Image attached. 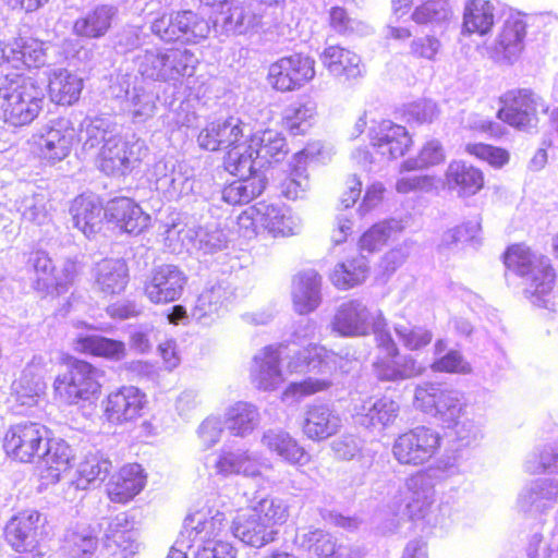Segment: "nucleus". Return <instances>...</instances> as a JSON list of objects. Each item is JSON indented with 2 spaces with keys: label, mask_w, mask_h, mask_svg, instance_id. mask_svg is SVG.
<instances>
[{
  "label": "nucleus",
  "mask_w": 558,
  "mask_h": 558,
  "mask_svg": "<svg viewBox=\"0 0 558 558\" xmlns=\"http://www.w3.org/2000/svg\"><path fill=\"white\" fill-rule=\"evenodd\" d=\"M372 147L384 160H393L405 155L413 144L405 126L383 120L369 131Z\"/></svg>",
  "instance_id": "a211bd4d"
},
{
  "label": "nucleus",
  "mask_w": 558,
  "mask_h": 558,
  "mask_svg": "<svg viewBox=\"0 0 558 558\" xmlns=\"http://www.w3.org/2000/svg\"><path fill=\"white\" fill-rule=\"evenodd\" d=\"M265 185V179L260 174L239 177L238 180L225 186L222 199L230 205L246 204L262 194Z\"/></svg>",
  "instance_id": "49530a36"
},
{
  "label": "nucleus",
  "mask_w": 558,
  "mask_h": 558,
  "mask_svg": "<svg viewBox=\"0 0 558 558\" xmlns=\"http://www.w3.org/2000/svg\"><path fill=\"white\" fill-rule=\"evenodd\" d=\"M423 472H416L407 482L410 496L407 501V510L411 519H422L428 513L433 504V494L428 487H424Z\"/></svg>",
  "instance_id": "09e8293b"
},
{
  "label": "nucleus",
  "mask_w": 558,
  "mask_h": 558,
  "mask_svg": "<svg viewBox=\"0 0 558 558\" xmlns=\"http://www.w3.org/2000/svg\"><path fill=\"white\" fill-rule=\"evenodd\" d=\"M147 405L146 395L134 386H122L109 392L102 401V415L113 425L132 423L140 418Z\"/></svg>",
  "instance_id": "dca6fc26"
},
{
  "label": "nucleus",
  "mask_w": 558,
  "mask_h": 558,
  "mask_svg": "<svg viewBox=\"0 0 558 558\" xmlns=\"http://www.w3.org/2000/svg\"><path fill=\"white\" fill-rule=\"evenodd\" d=\"M315 76V60L295 53L283 57L269 66V84L277 90L291 92L301 88Z\"/></svg>",
  "instance_id": "2eb2a0df"
},
{
  "label": "nucleus",
  "mask_w": 558,
  "mask_h": 558,
  "mask_svg": "<svg viewBox=\"0 0 558 558\" xmlns=\"http://www.w3.org/2000/svg\"><path fill=\"white\" fill-rule=\"evenodd\" d=\"M129 281V269L121 258H106L94 268L95 288L105 295L119 294Z\"/></svg>",
  "instance_id": "f704fd0d"
},
{
  "label": "nucleus",
  "mask_w": 558,
  "mask_h": 558,
  "mask_svg": "<svg viewBox=\"0 0 558 558\" xmlns=\"http://www.w3.org/2000/svg\"><path fill=\"white\" fill-rule=\"evenodd\" d=\"M376 368L379 377L386 380L412 377L421 373V366H417L410 356L401 354L400 351H388L376 363Z\"/></svg>",
  "instance_id": "a18cd8bd"
},
{
  "label": "nucleus",
  "mask_w": 558,
  "mask_h": 558,
  "mask_svg": "<svg viewBox=\"0 0 558 558\" xmlns=\"http://www.w3.org/2000/svg\"><path fill=\"white\" fill-rule=\"evenodd\" d=\"M524 37V21L519 16H509L505 21L496 43L489 49L490 58L497 63L512 64L523 50Z\"/></svg>",
  "instance_id": "393cba45"
},
{
  "label": "nucleus",
  "mask_w": 558,
  "mask_h": 558,
  "mask_svg": "<svg viewBox=\"0 0 558 558\" xmlns=\"http://www.w3.org/2000/svg\"><path fill=\"white\" fill-rule=\"evenodd\" d=\"M403 228L402 221L397 219L375 223L361 235L359 247L368 253L379 251L393 234L400 233Z\"/></svg>",
  "instance_id": "8fccbe9b"
},
{
  "label": "nucleus",
  "mask_w": 558,
  "mask_h": 558,
  "mask_svg": "<svg viewBox=\"0 0 558 558\" xmlns=\"http://www.w3.org/2000/svg\"><path fill=\"white\" fill-rule=\"evenodd\" d=\"M310 189V180L304 165L292 160L291 172L281 183V193L290 199L302 198Z\"/></svg>",
  "instance_id": "bf43d9fd"
},
{
  "label": "nucleus",
  "mask_w": 558,
  "mask_h": 558,
  "mask_svg": "<svg viewBox=\"0 0 558 558\" xmlns=\"http://www.w3.org/2000/svg\"><path fill=\"white\" fill-rule=\"evenodd\" d=\"M44 390L45 385L41 381L28 376L21 377L12 385L14 401L23 407L37 404L38 398L44 393Z\"/></svg>",
  "instance_id": "052dcab7"
},
{
  "label": "nucleus",
  "mask_w": 558,
  "mask_h": 558,
  "mask_svg": "<svg viewBox=\"0 0 558 558\" xmlns=\"http://www.w3.org/2000/svg\"><path fill=\"white\" fill-rule=\"evenodd\" d=\"M399 404L388 397L374 401L367 411L359 414L360 423L365 427H386L393 424L399 414Z\"/></svg>",
  "instance_id": "3c124183"
},
{
  "label": "nucleus",
  "mask_w": 558,
  "mask_h": 558,
  "mask_svg": "<svg viewBox=\"0 0 558 558\" xmlns=\"http://www.w3.org/2000/svg\"><path fill=\"white\" fill-rule=\"evenodd\" d=\"M14 208L24 220L43 226L49 220L48 194L29 182H19L12 190Z\"/></svg>",
  "instance_id": "412c9836"
},
{
  "label": "nucleus",
  "mask_w": 558,
  "mask_h": 558,
  "mask_svg": "<svg viewBox=\"0 0 558 558\" xmlns=\"http://www.w3.org/2000/svg\"><path fill=\"white\" fill-rule=\"evenodd\" d=\"M248 138L252 141L257 159L260 160L263 167L271 160L279 161L287 153L286 138L278 131L265 130L254 134L251 132Z\"/></svg>",
  "instance_id": "c03bdc74"
},
{
  "label": "nucleus",
  "mask_w": 558,
  "mask_h": 558,
  "mask_svg": "<svg viewBox=\"0 0 558 558\" xmlns=\"http://www.w3.org/2000/svg\"><path fill=\"white\" fill-rule=\"evenodd\" d=\"M105 216L109 222L130 234L142 233L151 222L150 215L129 197H117L109 201L105 207Z\"/></svg>",
  "instance_id": "5701e85b"
},
{
  "label": "nucleus",
  "mask_w": 558,
  "mask_h": 558,
  "mask_svg": "<svg viewBox=\"0 0 558 558\" xmlns=\"http://www.w3.org/2000/svg\"><path fill=\"white\" fill-rule=\"evenodd\" d=\"M227 289L221 283L205 288L196 300L193 315L203 319L217 314L227 300Z\"/></svg>",
  "instance_id": "6e6d98bb"
},
{
  "label": "nucleus",
  "mask_w": 558,
  "mask_h": 558,
  "mask_svg": "<svg viewBox=\"0 0 558 558\" xmlns=\"http://www.w3.org/2000/svg\"><path fill=\"white\" fill-rule=\"evenodd\" d=\"M166 246L174 254L183 252L207 256L227 247L228 236L217 223L204 227L186 223H172L166 230Z\"/></svg>",
  "instance_id": "423d86ee"
},
{
  "label": "nucleus",
  "mask_w": 558,
  "mask_h": 558,
  "mask_svg": "<svg viewBox=\"0 0 558 558\" xmlns=\"http://www.w3.org/2000/svg\"><path fill=\"white\" fill-rule=\"evenodd\" d=\"M373 315L357 300L341 304L332 320V330L344 337H359L368 332Z\"/></svg>",
  "instance_id": "cd10ccee"
},
{
  "label": "nucleus",
  "mask_w": 558,
  "mask_h": 558,
  "mask_svg": "<svg viewBox=\"0 0 558 558\" xmlns=\"http://www.w3.org/2000/svg\"><path fill=\"white\" fill-rule=\"evenodd\" d=\"M220 149H233L234 146L251 136V126L240 118L229 117L226 120H218Z\"/></svg>",
  "instance_id": "4d7b16f0"
},
{
  "label": "nucleus",
  "mask_w": 558,
  "mask_h": 558,
  "mask_svg": "<svg viewBox=\"0 0 558 558\" xmlns=\"http://www.w3.org/2000/svg\"><path fill=\"white\" fill-rule=\"evenodd\" d=\"M445 185L459 197L477 194L484 186L483 172L461 160H452L445 172Z\"/></svg>",
  "instance_id": "7c9ffc66"
},
{
  "label": "nucleus",
  "mask_w": 558,
  "mask_h": 558,
  "mask_svg": "<svg viewBox=\"0 0 558 558\" xmlns=\"http://www.w3.org/2000/svg\"><path fill=\"white\" fill-rule=\"evenodd\" d=\"M438 116V109L432 100H418L409 104L404 110V117L409 122L430 123Z\"/></svg>",
  "instance_id": "338daca9"
},
{
  "label": "nucleus",
  "mask_w": 558,
  "mask_h": 558,
  "mask_svg": "<svg viewBox=\"0 0 558 558\" xmlns=\"http://www.w3.org/2000/svg\"><path fill=\"white\" fill-rule=\"evenodd\" d=\"M499 101L501 107L497 118L523 132L536 129L539 116L548 111L546 101L531 89L509 90L499 98Z\"/></svg>",
  "instance_id": "9d476101"
},
{
  "label": "nucleus",
  "mask_w": 558,
  "mask_h": 558,
  "mask_svg": "<svg viewBox=\"0 0 558 558\" xmlns=\"http://www.w3.org/2000/svg\"><path fill=\"white\" fill-rule=\"evenodd\" d=\"M73 225L86 238H92L101 230L105 208L94 195L77 196L70 208Z\"/></svg>",
  "instance_id": "2f4dec72"
},
{
  "label": "nucleus",
  "mask_w": 558,
  "mask_h": 558,
  "mask_svg": "<svg viewBox=\"0 0 558 558\" xmlns=\"http://www.w3.org/2000/svg\"><path fill=\"white\" fill-rule=\"evenodd\" d=\"M187 282L185 274L175 265L155 267L146 280L144 292L155 304H167L179 300Z\"/></svg>",
  "instance_id": "f3484780"
},
{
  "label": "nucleus",
  "mask_w": 558,
  "mask_h": 558,
  "mask_svg": "<svg viewBox=\"0 0 558 558\" xmlns=\"http://www.w3.org/2000/svg\"><path fill=\"white\" fill-rule=\"evenodd\" d=\"M175 544L186 549L196 546L193 558H238V548L220 514L204 519L186 515Z\"/></svg>",
  "instance_id": "7ed1b4c3"
},
{
  "label": "nucleus",
  "mask_w": 558,
  "mask_h": 558,
  "mask_svg": "<svg viewBox=\"0 0 558 558\" xmlns=\"http://www.w3.org/2000/svg\"><path fill=\"white\" fill-rule=\"evenodd\" d=\"M292 301L301 315L314 312L322 302V277L314 269L296 274L292 282Z\"/></svg>",
  "instance_id": "c85d7f7f"
},
{
  "label": "nucleus",
  "mask_w": 558,
  "mask_h": 558,
  "mask_svg": "<svg viewBox=\"0 0 558 558\" xmlns=\"http://www.w3.org/2000/svg\"><path fill=\"white\" fill-rule=\"evenodd\" d=\"M446 160V151L442 144L435 138L426 141L415 158H409L401 165V171L426 169L442 163Z\"/></svg>",
  "instance_id": "5fc2aeb1"
},
{
  "label": "nucleus",
  "mask_w": 558,
  "mask_h": 558,
  "mask_svg": "<svg viewBox=\"0 0 558 558\" xmlns=\"http://www.w3.org/2000/svg\"><path fill=\"white\" fill-rule=\"evenodd\" d=\"M150 31L162 41L197 44L208 37L210 25L204 17L190 10L171 14L162 11L150 21Z\"/></svg>",
  "instance_id": "1a4fd4ad"
},
{
  "label": "nucleus",
  "mask_w": 558,
  "mask_h": 558,
  "mask_svg": "<svg viewBox=\"0 0 558 558\" xmlns=\"http://www.w3.org/2000/svg\"><path fill=\"white\" fill-rule=\"evenodd\" d=\"M44 88L17 73L0 75V119L14 128L29 125L44 109Z\"/></svg>",
  "instance_id": "f257e3e1"
},
{
  "label": "nucleus",
  "mask_w": 558,
  "mask_h": 558,
  "mask_svg": "<svg viewBox=\"0 0 558 558\" xmlns=\"http://www.w3.org/2000/svg\"><path fill=\"white\" fill-rule=\"evenodd\" d=\"M39 459V478L44 485L48 486L59 483L69 473L73 454L71 447L64 441L48 438Z\"/></svg>",
  "instance_id": "b1692460"
},
{
  "label": "nucleus",
  "mask_w": 558,
  "mask_h": 558,
  "mask_svg": "<svg viewBox=\"0 0 558 558\" xmlns=\"http://www.w3.org/2000/svg\"><path fill=\"white\" fill-rule=\"evenodd\" d=\"M287 510L274 500L264 499L240 510L232 520L231 531L243 545L263 548L279 537V527L287 521Z\"/></svg>",
  "instance_id": "39448f33"
},
{
  "label": "nucleus",
  "mask_w": 558,
  "mask_h": 558,
  "mask_svg": "<svg viewBox=\"0 0 558 558\" xmlns=\"http://www.w3.org/2000/svg\"><path fill=\"white\" fill-rule=\"evenodd\" d=\"M442 384L425 383L415 389L414 403L425 413L433 414Z\"/></svg>",
  "instance_id": "774afa93"
},
{
  "label": "nucleus",
  "mask_w": 558,
  "mask_h": 558,
  "mask_svg": "<svg viewBox=\"0 0 558 558\" xmlns=\"http://www.w3.org/2000/svg\"><path fill=\"white\" fill-rule=\"evenodd\" d=\"M146 483L144 468L136 462L126 463L108 478L106 496L113 504L125 505L142 493Z\"/></svg>",
  "instance_id": "aec40b11"
},
{
  "label": "nucleus",
  "mask_w": 558,
  "mask_h": 558,
  "mask_svg": "<svg viewBox=\"0 0 558 558\" xmlns=\"http://www.w3.org/2000/svg\"><path fill=\"white\" fill-rule=\"evenodd\" d=\"M117 81L119 90L111 86V93L114 97L126 96L125 109L134 122H145L156 113L158 95L154 90L137 86L129 93L128 75H118Z\"/></svg>",
  "instance_id": "a878e982"
},
{
  "label": "nucleus",
  "mask_w": 558,
  "mask_h": 558,
  "mask_svg": "<svg viewBox=\"0 0 558 558\" xmlns=\"http://www.w3.org/2000/svg\"><path fill=\"white\" fill-rule=\"evenodd\" d=\"M156 178V189L168 199H179L194 191V179L191 168L183 162L159 160L153 170Z\"/></svg>",
  "instance_id": "6ab92c4d"
},
{
  "label": "nucleus",
  "mask_w": 558,
  "mask_h": 558,
  "mask_svg": "<svg viewBox=\"0 0 558 558\" xmlns=\"http://www.w3.org/2000/svg\"><path fill=\"white\" fill-rule=\"evenodd\" d=\"M53 381L54 398L66 405L92 402L101 393L98 371L82 360H71Z\"/></svg>",
  "instance_id": "0eeeda50"
},
{
  "label": "nucleus",
  "mask_w": 558,
  "mask_h": 558,
  "mask_svg": "<svg viewBox=\"0 0 558 558\" xmlns=\"http://www.w3.org/2000/svg\"><path fill=\"white\" fill-rule=\"evenodd\" d=\"M51 101L70 106L76 102L83 89V80L66 69L54 71L48 84Z\"/></svg>",
  "instance_id": "58836bf2"
},
{
  "label": "nucleus",
  "mask_w": 558,
  "mask_h": 558,
  "mask_svg": "<svg viewBox=\"0 0 558 558\" xmlns=\"http://www.w3.org/2000/svg\"><path fill=\"white\" fill-rule=\"evenodd\" d=\"M262 441L271 453L288 464L301 466L311 462V454L287 430H268L263 435Z\"/></svg>",
  "instance_id": "72a5a7b5"
},
{
  "label": "nucleus",
  "mask_w": 558,
  "mask_h": 558,
  "mask_svg": "<svg viewBox=\"0 0 558 558\" xmlns=\"http://www.w3.org/2000/svg\"><path fill=\"white\" fill-rule=\"evenodd\" d=\"M341 428V418L324 404L307 407L302 423V432L313 441H322L336 435Z\"/></svg>",
  "instance_id": "473e14b6"
},
{
  "label": "nucleus",
  "mask_w": 558,
  "mask_h": 558,
  "mask_svg": "<svg viewBox=\"0 0 558 558\" xmlns=\"http://www.w3.org/2000/svg\"><path fill=\"white\" fill-rule=\"evenodd\" d=\"M53 45L33 37H17L4 46V59L7 62L22 63L28 69H39L50 63L58 62L50 56Z\"/></svg>",
  "instance_id": "4be33fe9"
},
{
  "label": "nucleus",
  "mask_w": 558,
  "mask_h": 558,
  "mask_svg": "<svg viewBox=\"0 0 558 558\" xmlns=\"http://www.w3.org/2000/svg\"><path fill=\"white\" fill-rule=\"evenodd\" d=\"M329 23L331 28L340 35L349 34H367L369 27L348 14L345 9L341 7H333L329 13Z\"/></svg>",
  "instance_id": "680f3d73"
},
{
  "label": "nucleus",
  "mask_w": 558,
  "mask_h": 558,
  "mask_svg": "<svg viewBox=\"0 0 558 558\" xmlns=\"http://www.w3.org/2000/svg\"><path fill=\"white\" fill-rule=\"evenodd\" d=\"M225 167L236 177H254L258 174L257 170L263 168L250 138H245L233 149L227 151Z\"/></svg>",
  "instance_id": "ea45409f"
},
{
  "label": "nucleus",
  "mask_w": 558,
  "mask_h": 558,
  "mask_svg": "<svg viewBox=\"0 0 558 558\" xmlns=\"http://www.w3.org/2000/svg\"><path fill=\"white\" fill-rule=\"evenodd\" d=\"M440 447L439 433L430 427L416 426L396 437L392 454L402 465L418 466L436 457Z\"/></svg>",
  "instance_id": "9b49d317"
},
{
  "label": "nucleus",
  "mask_w": 558,
  "mask_h": 558,
  "mask_svg": "<svg viewBox=\"0 0 558 558\" xmlns=\"http://www.w3.org/2000/svg\"><path fill=\"white\" fill-rule=\"evenodd\" d=\"M259 413L255 405L238 402L227 413V428L233 436L243 437L252 433L258 425Z\"/></svg>",
  "instance_id": "de8ad7c7"
},
{
  "label": "nucleus",
  "mask_w": 558,
  "mask_h": 558,
  "mask_svg": "<svg viewBox=\"0 0 558 558\" xmlns=\"http://www.w3.org/2000/svg\"><path fill=\"white\" fill-rule=\"evenodd\" d=\"M75 137V130L68 119H57L33 134L28 144L44 162L54 165L65 159Z\"/></svg>",
  "instance_id": "ddd939ff"
},
{
  "label": "nucleus",
  "mask_w": 558,
  "mask_h": 558,
  "mask_svg": "<svg viewBox=\"0 0 558 558\" xmlns=\"http://www.w3.org/2000/svg\"><path fill=\"white\" fill-rule=\"evenodd\" d=\"M48 519L36 509H24L5 523L3 535L10 547L20 554L31 553L48 536Z\"/></svg>",
  "instance_id": "f8f14e48"
},
{
  "label": "nucleus",
  "mask_w": 558,
  "mask_h": 558,
  "mask_svg": "<svg viewBox=\"0 0 558 558\" xmlns=\"http://www.w3.org/2000/svg\"><path fill=\"white\" fill-rule=\"evenodd\" d=\"M111 468L112 462L109 458L99 453L88 454L78 464L73 484L77 489H88L104 481Z\"/></svg>",
  "instance_id": "37998d69"
},
{
  "label": "nucleus",
  "mask_w": 558,
  "mask_h": 558,
  "mask_svg": "<svg viewBox=\"0 0 558 558\" xmlns=\"http://www.w3.org/2000/svg\"><path fill=\"white\" fill-rule=\"evenodd\" d=\"M146 153L144 142L124 141L119 135L101 145L97 157L98 168L108 175H125L137 167Z\"/></svg>",
  "instance_id": "4468645a"
},
{
  "label": "nucleus",
  "mask_w": 558,
  "mask_h": 558,
  "mask_svg": "<svg viewBox=\"0 0 558 558\" xmlns=\"http://www.w3.org/2000/svg\"><path fill=\"white\" fill-rule=\"evenodd\" d=\"M137 73L154 82L173 86L194 76L199 60L196 54L183 47H154L145 49L134 58Z\"/></svg>",
  "instance_id": "20e7f679"
},
{
  "label": "nucleus",
  "mask_w": 558,
  "mask_h": 558,
  "mask_svg": "<svg viewBox=\"0 0 558 558\" xmlns=\"http://www.w3.org/2000/svg\"><path fill=\"white\" fill-rule=\"evenodd\" d=\"M84 149H92L100 144H107L119 136V128L107 118H95L84 122Z\"/></svg>",
  "instance_id": "603ef678"
},
{
  "label": "nucleus",
  "mask_w": 558,
  "mask_h": 558,
  "mask_svg": "<svg viewBox=\"0 0 558 558\" xmlns=\"http://www.w3.org/2000/svg\"><path fill=\"white\" fill-rule=\"evenodd\" d=\"M142 26H126L116 35L114 47L121 53H126L140 48L146 40Z\"/></svg>",
  "instance_id": "69168bd1"
},
{
  "label": "nucleus",
  "mask_w": 558,
  "mask_h": 558,
  "mask_svg": "<svg viewBox=\"0 0 558 558\" xmlns=\"http://www.w3.org/2000/svg\"><path fill=\"white\" fill-rule=\"evenodd\" d=\"M505 265L523 279L525 299L533 306L546 308L556 279L549 258L523 244H515L506 252Z\"/></svg>",
  "instance_id": "f03ea898"
},
{
  "label": "nucleus",
  "mask_w": 558,
  "mask_h": 558,
  "mask_svg": "<svg viewBox=\"0 0 558 558\" xmlns=\"http://www.w3.org/2000/svg\"><path fill=\"white\" fill-rule=\"evenodd\" d=\"M396 335L400 344L408 349H421L428 345L433 339L432 332L421 326L397 325Z\"/></svg>",
  "instance_id": "e2e57ef3"
},
{
  "label": "nucleus",
  "mask_w": 558,
  "mask_h": 558,
  "mask_svg": "<svg viewBox=\"0 0 558 558\" xmlns=\"http://www.w3.org/2000/svg\"><path fill=\"white\" fill-rule=\"evenodd\" d=\"M304 542L308 550L316 558H341V545L337 544V539L329 533L322 530H314L304 536ZM349 558H361L360 554L355 551Z\"/></svg>",
  "instance_id": "864d4df0"
},
{
  "label": "nucleus",
  "mask_w": 558,
  "mask_h": 558,
  "mask_svg": "<svg viewBox=\"0 0 558 558\" xmlns=\"http://www.w3.org/2000/svg\"><path fill=\"white\" fill-rule=\"evenodd\" d=\"M368 270L367 258L362 254H357L351 259L338 263L330 274V281L338 289H351L365 281Z\"/></svg>",
  "instance_id": "79ce46f5"
},
{
  "label": "nucleus",
  "mask_w": 558,
  "mask_h": 558,
  "mask_svg": "<svg viewBox=\"0 0 558 558\" xmlns=\"http://www.w3.org/2000/svg\"><path fill=\"white\" fill-rule=\"evenodd\" d=\"M319 59L329 74L337 78L354 80L361 77L365 72L361 57L339 45L325 47Z\"/></svg>",
  "instance_id": "bb28decb"
},
{
  "label": "nucleus",
  "mask_w": 558,
  "mask_h": 558,
  "mask_svg": "<svg viewBox=\"0 0 558 558\" xmlns=\"http://www.w3.org/2000/svg\"><path fill=\"white\" fill-rule=\"evenodd\" d=\"M260 24V16L251 5L234 4L220 12L215 21V28L226 35H244L255 31Z\"/></svg>",
  "instance_id": "c9c22d12"
},
{
  "label": "nucleus",
  "mask_w": 558,
  "mask_h": 558,
  "mask_svg": "<svg viewBox=\"0 0 558 558\" xmlns=\"http://www.w3.org/2000/svg\"><path fill=\"white\" fill-rule=\"evenodd\" d=\"M317 105L312 99L290 104L282 112V126L291 135L305 134L314 123Z\"/></svg>",
  "instance_id": "a19ab883"
},
{
  "label": "nucleus",
  "mask_w": 558,
  "mask_h": 558,
  "mask_svg": "<svg viewBox=\"0 0 558 558\" xmlns=\"http://www.w3.org/2000/svg\"><path fill=\"white\" fill-rule=\"evenodd\" d=\"M47 428L38 422H17L3 432L0 446L10 462L16 464L34 463L44 452L48 440Z\"/></svg>",
  "instance_id": "6e6552de"
},
{
  "label": "nucleus",
  "mask_w": 558,
  "mask_h": 558,
  "mask_svg": "<svg viewBox=\"0 0 558 558\" xmlns=\"http://www.w3.org/2000/svg\"><path fill=\"white\" fill-rule=\"evenodd\" d=\"M331 386V381L326 379L305 378L288 385L284 396L292 400H301L313 395L326 391Z\"/></svg>",
  "instance_id": "0e129e2a"
},
{
  "label": "nucleus",
  "mask_w": 558,
  "mask_h": 558,
  "mask_svg": "<svg viewBox=\"0 0 558 558\" xmlns=\"http://www.w3.org/2000/svg\"><path fill=\"white\" fill-rule=\"evenodd\" d=\"M496 16V5L490 0H469L464 4L462 34H488Z\"/></svg>",
  "instance_id": "e433bc0d"
},
{
  "label": "nucleus",
  "mask_w": 558,
  "mask_h": 558,
  "mask_svg": "<svg viewBox=\"0 0 558 558\" xmlns=\"http://www.w3.org/2000/svg\"><path fill=\"white\" fill-rule=\"evenodd\" d=\"M117 15V9L112 5L101 4L78 17L73 25V32L77 36L86 38L104 37L111 28Z\"/></svg>",
  "instance_id": "4c0bfd02"
},
{
  "label": "nucleus",
  "mask_w": 558,
  "mask_h": 558,
  "mask_svg": "<svg viewBox=\"0 0 558 558\" xmlns=\"http://www.w3.org/2000/svg\"><path fill=\"white\" fill-rule=\"evenodd\" d=\"M263 230L272 235L290 236L302 230V220L283 204L259 202Z\"/></svg>",
  "instance_id": "c756f323"
},
{
  "label": "nucleus",
  "mask_w": 558,
  "mask_h": 558,
  "mask_svg": "<svg viewBox=\"0 0 558 558\" xmlns=\"http://www.w3.org/2000/svg\"><path fill=\"white\" fill-rule=\"evenodd\" d=\"M464 151L496 169L505 167L510 160V153L507 149L484 143H468Z\"/></svg>",
  "instance_id": "13d9d810"
}]
</instances>
